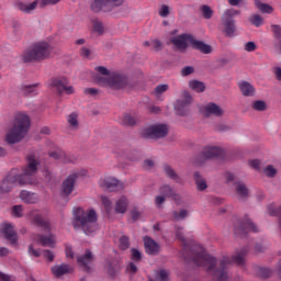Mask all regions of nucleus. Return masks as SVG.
<instances>
[{
  "mask_svg": "<svg viewBox=\"0 0 281 281\" xmlns=\"http://www.w3.org/2000/svg\"><path fill=\"white\" fill-rule=\"evenodd\" d=\"M170 14V7L162 4L159 10V15L162 16V19H166Z\"/></svg>",
  "mask_w": 281,
  "mask_h": 281,
  "instance_id": "50",
  "label": "nucleus"
},
{
  "mask_svg": "<svg viewBox=\"0 0 281 281\" xmlns=\"http://www.w3.org/2000/svg\"><path fill=\"white\" fill-rule=\"evenodd\" d=\"M127 273H137V266L134 262H130L126 267Z\"/></svg>",
  "mask_w": 281,
  "mask_h": 281,
  "instance_id": "59",
  "label": "nucleus"
},
{
  "mask_svg": "<svg viewBox=\"0 0 281 281\" xmlns=\"http://www.w3.org/2000/svg\"><path fill=\"white\" fill-rule=\"evenodd\" d=\"M247 232H254L255 234L259 232L258 226H256L249 218H246L240 223L239 227L235 228V234H238L239 236L247 234Z\"/></svg>",
  "mask_w": 281,
  "mask_h": 281,
  "instance_id": "18",
  "label": "nucleus"
},
{
  "mask_svg": "<svg viewBox=\"0 0 281 281\" xmlns=\"http://www.w3.org/2000/svg\"><path fill=\"white\" fill-rule=\"evenodd\" d=\"M49 157H52L53 159H56L58 161H61V164H71V158H69L67 156V154L65 151H63L61 149H56L54 151L49 153Z\"/></svg>",
  "mask_w": 281,
  "mask_h": 281,
  "instance_id": "26",
  "label": "nucleus"
},
{
  "mask_svg": "<svg viewBox=\"0 0 281 281\" xmlns=\"http://www.w3.org/2000/svg\"><path fill=\"white\" fill-rule=\"evenodd\" d=\"M248 248H241L236 250L232 257H223L220 261V265L216 262V258L207 255L205 248L201 245H195L191 251V260L198 267H203L213 278L217 281H226L229 278L227 270L229 265L235 262V265L243 266L245 265V256H247Z\"/></svg>",
  "mask_w": 281,
  "mask_h": 281,
  "instance_id": "1",
  "label": "nucleus"
},
{
  "mask_svg": "<svg viewBox=\"0 0 281 281\" xmlns=\"http://www.w3.org/2000/svg\"><path fill=\"white\" fill-rule=\"evenodd\" d=\"M271 31L273 32V34H276V36H278V38H281V27L280 25H272L271 26Z\"/></svg>",
  "mask_w": 281,
  "mask_h": 281,
  "instance_id": "62",
  "label": "nucleus"
},
{
  "mask_svg": "<svg viewBox=\"0 0 281 281\" xmlns=\"http://www.w3.org/2000/svg\"><path fill=\"white\" fill-rule=\"evenodd\" d=\"M170 87L167 83H161L158 85L155 90H154V95L156 98V100H159L160 102L164 101V93H166V91H168Z\"/></svg>",
  "mask_w": 281,
  "mask_h": 281,
  "instance_id": "34",
  "label": "nucleus"
},
{
  "mask_svg": "<svg viewBox=\"0 0 281 281\" xmlns=\"http://www.w3.org/2000/svg\"><path fill=\"white\" fill-rule=\"evenodd\" d=\"M40 164L35 156H29L22 173L13 169L5 179L0 182V194L12 192V189L16 188V186H36L38 181L35 180L34 175L38 172Z\"/></svg>",
  "mask_w": 281,
  "mask_h": 281,
  "instance_id": "2",
  "label": "nucleus"
},
{
  "mask_svg": "<svg viewBox=\"0 0 281 281\" xmlns=\"http://www.w3.org/2000/svg\"><path fill=\"white\" fill-rule=\"evenodd\" d=\"M0 281H16L14 277H10L3 272H0Z\"/></svg>",
  "mask_w": 281,
  "mask_h": 281,
  "instance_id": "63",
  "label": "nucleus"
},
{
  "mask_svg": "<svg viewBox=\"0 0 281 281\" xmlns=\"http://www.w3.org/2000/svg\"><path fill=\"white\" fill-rule=\"evenodd\" d=\"M56 3H60V0H41L40 8H45V5H56Z\"/></svg>",
  "mask_w": 281,
  "mask_h": 281,
  "instance_id": "51",
  "label": "nucleus"
},
{
  "mask_svg": "<svg viewBox=\"0 0 281 281\" xmlns=\"http://www.w3.org/2000/svg\"><path fill=\"white\" fill-rule=\"evenodd\" d=\"M99 186L100 188L109 190L110 192H113L115 190H124V184L113 177L101 178L99 181Z\"/></svg>",
  "mask_w": 281,
  "mask_h": 281,
  "instance_id": "14",
  "label": "nucleus"
},
{
  "mask_svg": "<svg viewBox=\"0 0 281 281\" xmlns=\"http://www.w3.org/2000/svg\"><path fill=\"white\" fill-rule=\"evenodd\" d=\"M11 25H12L13 34H15V36H21V34L23 33L21 31V22L13 21Z\"/></svg>",
  "mask_w": 281,
  "mask_h": 281,
  "instance_id": "47",
  "label": "nucleus"
},
{
  "mask_svg": "<svg viewBox=\"0 0 281 281\" xmlns=\"http://www.w3.org/2000/svg\"><path fill=\"white\" fill-rule=\"evenodd\" d=\"M38 0H35L32 3L20 2L16 4V8L18 10H20V12H24V14H32V12H34L35 9L38 8Z\"/></svg>",
  "mask_w": 281,
  "mask_h": 281,
  "instance_id": "24",
  "label": "nucleus"
},
{
  "mask_svg": "<svg viewBox=\"0 0 281 281\" xmlns=\"http://www.w3.org/2000/svg\"><path fill=\"white\" fill-rule=\"evenodd\" d=\"M93 262V254L91 250H86V252L81 256H77V265L79 267H82L86 269V271H89V266Z\"/></svg>",
  "mask_w": 281,
  "mask_h": 281,
  "instance_id": "19",
  "label": "nucleus"
},
{
  "mask_svg": "<svg viewBox=\"0 0 281 281\" xmlns=\"http://www.w3.org/2000/svg\"><path fill=\"white\" fill-rule=\"evenodd\" d=\"M52 46H49V43L41 41L33 44L32 47L24 53L23 60L24 63H32V60L41 61L49 58Z\"/></svg>",
  "mask_w": 281,
  "mask_h": 281,
  "instance_id": "7",
  "label": "nucleus"
},
{
  "mask_svg": "<svg viewBox=\"0 0 281 281\" xmlns=\"http://www.w3.org/2000/svg\"><path fill=\"white\" fill-rule=\"evenodd\" d=\"M239 91H241L243 95L246 98H254V95H256V88L248 81L239 82Z\"/></svg>",
  "mask_w": 281,
  "mask_h": 281,
  "instance_id": "22",
  "label": "nucleus"
},
{
  "mask_svg": "<svg viewBox=\"0 0 281 281\" xmlns=\"http://www.w3.org/2000/svg\"><path fill=\"white\" fill-rule=\"evenodd\" d=\"M139 119H137V116H133L131 114H124L121 117V124L123 126H135L136 124H138Z\"/></svg>",
  "mask_w": 281,
  "mask_h": 281,
  "instance_id": "33",
  "label": "nucleus"
},
{
  "mask_svg": "<svg viewBox=\"0 0 281 281\" xmlns=\"http://www.w3.org/2000/svg\"><path fill=\"white\" fill-rule=\"evenodd\" d=\"M223 155V149L218 146L205 147L203 150V157L205 159H215L216 157H221Z\"/></svg>",
  "mask_w": 281,
  "mask_h": 281,
  "instance_id": "23",
  "label": "nucleus"
},
{
  "mask_svg": "<svg viewBox=\"0 0 281 281\" xmlns=\"http://www.w3.org/2000/svg\"><path fill=\"white\" fill-rule=\"evenodd\" d=\"M68 125L72 131H78V127L80 126V123L78 122V113L72 112L68 117H67Z\"/></svg>",
  "mask_w": 281,
  "mask_h": 281,
  "instance_id": "37",
  "label": "nucleus"
},
{
  "mask_svg": "<svg viewBox=\"0 0 281 281\" xmlns=\"http://www.w3.org/2000/svg\"><path fill=\"white\" fill-rule=\"evenodd\" d=\"M33 223L37 227H41L43 232H46V234H48V235H38L35 240H37V243H41L43 247H52V248L56 247V235L50 234L52 224L49 223V221L43 218V215L41 214H35L33 217Z\"/></svg>",
  "mask_w": 281,
  "mask_h": 281,
  "instance_id": "6",
  "label": "nucleus"
},
{
  "mask_svg": "<svg viewBox=\"0 0 281 281\" xmlns=\"http://www.w3.org/2000/svg\"><path fill=\"white\" fill-rule=\"evenodd\" d=\"M202 113L205 117H212V115L213 117H223L225 110L221 105L210 102L202 108Z\"/></svg>",
  "mask_w": 281,
  "mask_h": 281,
  "instance_id": "15",
  "label": "nucleus"
},
{
  "mask_svg": "<svg viewBox=\"0 0 281 281\" xmlns=\"http://www.w3.org/2000/svg\"><path fill=\"white\" fill-rule=\"evenodd\" d=\"M244 49H245V52H256V49H257L256 43H254V42H247V43L244 45Z\"/></svg>",
  "mask_w": 281,
  "mask_h": 281,
  "instance_id": "53",
  "label": "nucleus"
},
{
  "mask_svg": "<svg viewBox=\"0 0 281 281\" xmlns=\"http://www.w3.org/2000/svg\"><path fill=\"white\" fill-rule=\"evenodd\" d=\"M50 271L55 278H60V276H65V273H71L74 269L67 263H61L53 266Z\"/></svg>",
  "mask_w": 281,
  "mask_h": 281,
  "instance_id": "21",
  "label": "nucleus"
},
{
  "mask_svg": "<svg viewBox=\"0 0 281 281\" xmlns=\"http://www.w3.org/2000/svg\"><path fill=\"white\" fill-rule=\"evenodd\" d=\"M189 87L196 93H203V91H205V83H203V81L191 80L189 81Z\"/></svg>",
  "mask_w": 281,
  "mask_h": 281,
  "instance_id": "35",
  "label": "nucleus"
},
{
  "mask_svg": "<svg viewBox=\"0 0 281 281\" xmlns=\"http://www.w3.org/2000/svg\"><path fill=\"white\" fill-rule=\"evenodd\" d=\"M123 3L124 0H93L91 10L93 12H113L115 8H120Z\"/></svg>",
  "mask_w": 281,
  "mask_h": 281,
  "instance_id": "10",
  "label": "nucleus"
},
{
  "mask_svg": "<svg viewBox=\"0 0 281 281\" xmlns=\"http://www.w3.org/2000/svg\"><path fill=\"white\" fill-rule=\"evenodd\" d=\"M263 175L266 177H268L269 179H273V177H276V175H278V169L276 167H273V165H267L263 168Z\"/></svg>",
  "mask_w": 281,
  "mask_h": 281,
  "instance_id": "40",
  "label": "nucleus"
},
{
  "mask_svg": "<svg viewBox=\"0 0 281 281\" xmlns=\"http://www.w3.org/2000/svg\"><path fill=\"white\" fill-rule=\"evenodd\" d=\"M115 213L116 214H126V210H128V198L127 196H121L115 202Z\"/></svg>",
  "mask_w": 281,
  "mask_h": 281,
  "instance_id": "25",
  "label": "nucleus"
},
{
  "mask_svg": "<svg viewBox=\"0 0 281 281\" xmlns=\"http://www.w3.org/2000/svg\"><path fill=\"white\" fill-rule=\"evenodd\" d=\"M259 273H260L261 278H270L271 269H269V268H260Z\"/></svg>",
  "mask_w": 281,
  "mask_h": 281,
  "instance_id": "58",
  "label": "nucleus"
},
{
  "mask_svg": "<svg viewBox=\"0 0 281 281\" xmlns=\"http://www.w3.org/2000/svg\"><path fill=\"white\" fill-rule=\"evenodd\" d=\"M235 192L238 199H247V196H249V189H247V186L240 181L235 182Z\"/></svg>",
  "mask_w": 281,
  "mask_h": 281,
  "instance_id": "28",
  "label": "nucleus"
},
{
  "mask_svg": "<svg viewBox=\"0 0 281 281\" xmlns=\"http://www.w3.org/2000/svg\"><path fill=\"white\" fill-rule=\"evenodd\" d=\"M240 11L236 9H226L222 14V27H224L223 32L226 36H234L236 32V21L234 20L235 16H238Z\"/></svg>",
  "mask_w": 281,
  "mask_h": 281,
  "instance_id": "8",
  "label": "nucleus"
},
{
  "mask_svg": "<svg viewBox=\"0 0 281 281\" xmlns=\"http://www.w3.org/2000/svg\"><path fill=\"white\" fill-rule=\"evenodd\" d=\"M93 30L98 32V34H102L104 32V25L101 22H93Z\"/></svg>",
  "mask_w": 281,
  "mask_h": 281,
  "instance_id": "55",
  "label": "nucleus"
},
{
  "mask_svg": "<svg viewBox=\"0 0 281 281\" xmlns=\"http://www.w3.org/2000/svg\"><path fill=\"white\" fill-rule=\"evenodd\" d=\"M1 233L4 238L9 240L11 245H16L19 243V236L16 235V231H14V226L10 223H4L1 225Z\"/></svg>",
  "mask_w": 281,
  "mask_h": 281,
  "instance_id": "16",
  "label": "nucleus"
},
{
  "mask_svg": "<svg viewBox=\"0 0 281 281\" xmlns=\"http://www.w3.org/2000/svg\"><path fill=\"white\" fill-rule=\"evenodd\" d=\"M119 247H120V249H122L123 251H126V249H128V247H131V244L128 243V237L122 236V237L120 238Z\"/></svg>",
  "mask_w": 281,
  "mask_h": 281,
  "instance_id": "45",
  "label": "nucleus"
},
{
  "mask_svg": "<svg viewBox=\"0 0 281 281\" xmlns=\"http://www.w3.org/2000/svg\"><path fill=\"white\" fill-rule=\"evenodd\" d=\"M31 120L30 115L24 112H18L11 123V127L5 134L7 144H19L23 142L30 131Z\"/></svg>",
  "mask_w": 281,
  "mask_h": 281,
  "instance_id": "4",
  "label": "nucleus"
},
{
  "mask_svg": "<svg viewBox=\"0 0 281 281\" xmlns=\"http://www.w3.org/2000/svg\"><path fill=\"white\" fill-rule=\"evenodd\" d=\"M66 258H69L70 260H74L76 258V255L74 254V248L71 246H66Z\"/></svg>",
  "mask_w": 281,
  "mask_h": 281,
  "instance_id": "57",
  "label": "nucleus"
},
{
  "mask_svg": "<svg viewBox=\"0 0 281 281\" xmlns=\"http://www.w3.org/2000/svg\"><path fill=\"white\" fill-rule=\"evenodd\" d=\"M194 37L192 35L182 34L175 37H171V43L178 49H187L188 45H192V41Z\"/></svg>",
  "mask_w": 281,
  "mask_h": 281,
  "instance_id": "17",
  "label": "nucleus"
},
{
  "mask_svg": "<svg viewBox=\"0 0 281 281\" xmlns=\"http://www.w3.org/2000/svg\"><path fill=\"white\" fill-rule=\"evenodd\" d=\"M166 135H168V125L166 124L151 125L142 131V136L146 139H161Z\"/></svg>",
  "mask_w": 281,
  "mask_h": 281,
  "instance_id": "9",
  "label": "nucleus"
},
{
  "mask_svg": "<svg viewBox=\"0 0 281 281\" xmlns=\"http://www.w3.org/2000/svg\"><path fill=\"white\" fill-rule=\"evenodd\" d=\"M191 46L193 47V49H199V52H201L202 54H212V46L201 41H196L194 40V37L191 42Z\"/></svg>",
  "mask_w": 281,
  "mask_h": 281,
  "instance_id": "27",
  "label": "nucleus"
},
{
  "mask_svg": "<svg viewBox=\"0 0 281 281\" xmlns=\"http://www.w3.org/2000/svg\"><path fill=\"white\" fill-rule=\"evenodd\" d=\"M193 179L195 181L196 189L200 192H203V190H207V181L204 180L203 176H201L199 171L194 172Z\"/></svg>",
  "mask_w": 281,
  "mask_h": 281,
  "instance_id": "31",
  "label": "nucleus"
},
{
  "mask_svg": "<svg viewBox=\"0 0 281 281\" xmlns=\"http://www.w3.org/2000/svg\"><path fill=\"white\" fill-rule=\"evenodd\" d=\"M13 216H15L16 218H21V216H23V206L22 205H15L13 206Z\"/></svg>",
  "mask_w": 281,
  "mask_h": 281,
  "instance_id": "49",
  "label": "nucleus"
},
{
  "mask_svg": "<svg viewBox=\"0 0 281 281\" xmlns=\"http://www.w3.org/2000/svg\"><path fill=\"white\" fill-rule=\"evenodd\" d=\"M192 102H193V99L190 92L184 91L182 93V99H178L173 105L177 115H181L182 117L188 115L190 113V106Z\"/></svg>",
  "mask_w": 281,
  "mask_h": 281,
  "instance_id": "11",
  "label": "nucleus"
},
{
  "mask_svg": "<svg viewBox=\"0 0 281 281\" xmlns=\"http://www.w3.org/2000/svg\"><path fill=\"white\" fill-rule=\"evenodd\" d=\"M144 245L146 254L149 256H157L159 254V244L150 237H144Z\"/></svg>",
  "mask_w": 281,
  "mask_h": 281,
  "instance_id": "20",
  "label": "nucleus"
},
{
  "mask_svg": "<svg viewBox=\"0 0 281 281\" xmlns=\"http://www.w3.org/2000/svg\"><path fill=\"white\" fill-rule=\"evenodd\" d=\"M273 74H274L277 80H279V82H281V67H278V66L274 67L273 68Z\"/></svg>",
  "mask_w": 281,
  "mask_h": 281,
  "instance_id": "64",
  "label": "nucleus"
},
{
  "mask_svg": "<svg viewBox=\"0 0 281 281\" xmlns=\"http://www.w3.org/2000/svg\"><path fill=\"white\" fill-rule=\"evenodd\" d=\"M151 47H153V49H155V52H159L162 47V44H161V42H159V40H153Z\"/></svg>",
  "mask_w": 281,
  "mask_h": 281,
  "instance_id": "60",
  "label": "nucleus"
},
{
  "mask_svg": "<svg viewBox=\"0 0 281 281\" xmlns=\"http://www.w3.org/2000/svg\"><path fill=\"white\" fill-rule=\"evenodd\" d=\"M160 193L162 196H171L175 201H179V195L175 193V190L170 186H164L160 188Z\"/></svg>",
  "mask_w": 281,
  "mask_h": 281,
  "instance_id": "36",
  "label": "nucleus"
},
{
  "mask_svg": "<svg viewBox=\"0 0 281 281\" xmlns=\"http://www.w3.org/2000/svg\"><path fill=\"white\" fill-rule=\"evenodd\" d=\"M72 214V226L75 229H82L86 236H91V234H95V231L99 229L98 213L93 209L83 211L82 207H77L74 209Z\"/></svg>",
  "mask_w": 281,
  "mask_h": 281,
  "instance_id": "3",
  "label": "nucleus"
},
{
  "mask_svg": "<svg viewBox=\"0 0 281 281\" xmlns=\"http://www.w3.org/2000/svg\"><path fill=\"white\" fill-rule=\"evenodd\" d=\"M69 85V79L67 77H56L50 80L49 87L57 91V93H66L71 95L75 93L74 88Z\"/></svg>",
  "mask_w": 281,
  "mask_h": 281,
  "instance_id": "13",
  "label": "nucleus"
},
{
  "mask_svg": "<svg viewBox=\"0 0 281 281\" xmlns=\"http://www.w3.org/2000/svg\"><path fill=\"white\" fill-rule=\"evenodd\" d=\"M20 199L24 203H37L38 202V195L35 193H32L30 191H21Z\"/></svg>",
  "mask_w": 281,
  "mask_h": 281,
  "instance_id": "32",
  "label": "nucleus"
},
{
  "mask_svg": "<svg viewBox=\"0 0 281 281\" xmlns=\"http://www.w3.org/2000/svg\"><path fill=\"white\" fill-rule=\"evenodd\" d=\"M248 164L250 168H254L255 170H260V160L254 159L248 161Z\"/></svg>",
  "mask_w": 281,
  "mask_h": 281,
  "instance_id": "61",
  "label": "nucleus"
},
{
  "mask_svg": "<svg viewBox=\"0 0 281 281\" xmlns=\"http://www.w3.org/2000/svg\"><path fill=\"white\" fill-rule=\"evenodd\" d=\"M255 5L257 10L263 12L266 14H271L273 12V8L267 3H262L260 0H255Z\"/></svg>",
  "mask_w": 281,
  "mask_h": 281,
  "instance_id": "38",
  "label": "nucleus"
},
{
  "mask_svg": "<svg viewBox=\"0 0 281 281\" xmlns=\"http://www.w3.org/2000/svg\"><path fill=\"white\" fill-rule=\"evenodd\" d=\"M87 175V170L81 169L70 173L67 179L63 182L61 192L65 196H69L74 192V188L76 186V180L80 179V177H85Z\"/></svg>",
  "mask_w": 281,
  "mask_h": 281,
  "instance_id": "12",
  "label": "nucleus"
},
{
  "mask_svg": "<svg viewBox=\"0 0 281 281\" xmlns=\"http://www.w3.org/2000/svg\"><path fill=\"white\" fill-rule=\"evenodd\" d=\"M40 83L22 85L21 91L24 95H37Z\"/></svg>",
  "mask_w": 281,
  "mask_h": 281,
  "instance_id": "29",
  "label": "nucleus"
},
{
  "mask_svg": "<svg viewBox=\"0 0 281 281\" xmlns=\"http://www.w3.org/2000/svg\"><path fill=\"white\" fill-rule=\"evenodd\" d=\"M188 216V210L182 209L180 212H173V218L175 221H183Z\"/></svg>",
  "mask_w": 281,
  "mask_h": 281,
  "instance_id": "44",
  "label": "nucleus"
},
{
  "mask_svg": "<svg viewBox=\"0 0 281 281\" xmlns=\"http://www.w3.org/2000/svg\"><path fill=\"white\" fill-rule=\"evenodd\" d=\"M43 256L46 260H48V262H54V258H55L54 251L46 249L43 251Z\"/></svg>",
  "mask_w": 281,
  "mask_h": 281,
  "instance_id": "52",
  "label": "nucleus"
},
{
  "mask_svg": "<svg viewBox=\"0 0 281 281\" xmlns=\"http://www.w3.org/2000/svg\"><path fill=\"white\" fill-rule=\"evenodd\" d=\"M165 172L169 179H173L175 181H178L179 177L177 176V172H175V169H171L170 167H165Z\"/></svg>",
  "mask_w": 281,
  "mask_h": 281,
  "instance_id": "48",
  "label": "nucleus"
},
{
  "mask_svg": "<svg viewBox=\"0 0 281 281\" xmlns=\"http://www.w3.org/2000/svg\"><path fill=\"white\" fill-rule=\"evenodd\" d=\"M95 71L101 75H98L95 78L98 85L110 87V89H114V91H120V89H125V87L133 89V83H131L128 77L124 74L113 72L109 75V69L104 66L95 67Z\"/></svg>",
  "mask_w": 281,
  "mask_h": 281,
  "instance_id": "5",
  "label": "nucleus"
},
{
  "mask_svg": "<svg viewBox=\"0 0 281 281\" xmlns=\"http://www.w3.org/2000/svg\"><path fill=\"white\" fill-rule=\"evenodd\" d=\"M254 111H267V103L262 100H257L252 102Z\"/></svg>",
  "mask_w": 281,
  "mask_h": 281,
  "instance_id": "42",
  "label": "nucleus"
},
{
  "mask_svg": "<svg viewBox=\"0 0 281 281\" xmlns=\"http://www.w3.org/2000/svg\"><path fill=\"white\" fill-rule=\"evenodd\" d=\"M131 259L134 260V262H140L142 261V251L136 248L131 249Z\"/></svg>",
  "mask_w": 281,
  "mask_h": 281,
  "instance_id": "43",
  "label": "nucleus"
},
{
  "mask_svg": "<svg viewBox=\"0 0 281 281\" xmlns=\"http://www.w3.org/2000/svg\"><path fill=\"white\" fill-rule=\"evenodd\" d=\"M201 14L203 16V19L210 20L212 19V16H214V10H212V8L207 4H203L201 8Z\"/></svg>",
  "mask_w": 281,
  "mask_h": 281,
  "instance_id": "39",
  "label": "nucleus"
},
{
  "mask_svg": "<svg viewBox=\"0 0 281 281\" xmlns=\"http://www.w3.org/2000/svg\"><path fill=\"white\" fill-rule=\"evenodd\" d=\"M29 255L33 256V258H38V257H41V250L34 249V246L31 245V246H29Z\"/></svg>",
  "mask_w": 281,
  "mask_h": 281,
  "instance_id": "54",
  "label": "nucleus"
},
{
  "mask_svg": "<svg viewBox=\"0 0 281 281\" xmlns=\"http://www.w3.org/2000/svg\"><path fill=\"white\" fill-rule=\"evenodd\" d=\"M149 281H170V271L166 269L156 270L154 279H149Z\"/></svg>",
  "mask_w": 281,
  "mask_h": 281,
  "instance_id": "30",
  "label": "nucleus"
},
{
  "mask_svg": "<svg viewBox=\"0 0 281 281\" xmlns=\"http://www.w3.org/2000/svg\"><path fill=\"white\" fill-rule=\"evenodd\" d=\"M101 201H102V204L105 209V212L109 214L111 212V210H113V205L111 203V200H109V198H106V196H102Z\"/></svg>",
  "mask_w": 281,
  "mask_h": 281,
  "instance_id": "46",
  "label": "nucleus"
},
{
  "mask_svg": "<svg viewBox=\"0 0 281 281\" xmlns=\"http://www.w3.org/2000/svg\"><path fill=\"white\" fill-rule=\"evenodd\" d=\"M249 22L251 23V25H255V27H260L265 20H262V16H260L259 14H254L249 18Z\"/></svg>",
  "mask_w": 281,
  "mask_h": 281,
  "instance_id": "41",
  "label": "nucleus"
},
{
  "mask_svg": "<svg viewBox=\"0 0 281 281\" xmlns=\"http://www.w3.org/2000/svg\"><path fill=\"white\" fill-rule=\"evenodd\" d=\"M190 74H194V68L192 66H186L181 69L182 76H190Z\"/></svg>",
  "mask_w": 281,
  "mask_h": 281,
  "instance_id": "56",
  "label": "nucleus"
}]
</instances>
